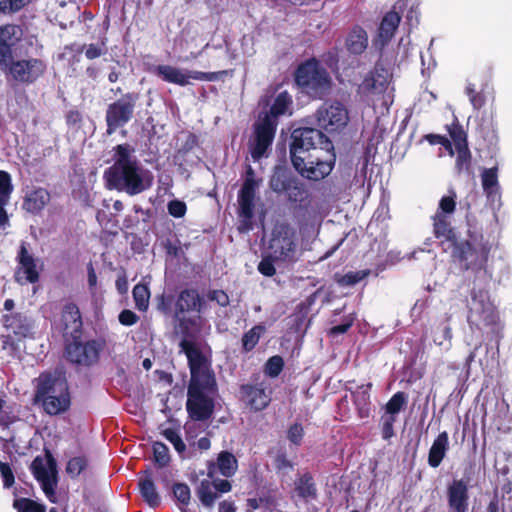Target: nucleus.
I'll return each mask as SVG.
<instances>
[{"instance_id": "18", "label": "nucleus", "mask_w": 512, "mask_h": 512, "mask_svg": "<svg viewBox=\"0 0 512 512\" xmlns=\"http://www.w3.org/2000/svg\"><path fill=\"white\" fill-rule=\"evenodd\" d=\"M23 31L17 25L0 28V66L8 67L12 59L11 48L22 38Z\"/></svg>"}, {"instance_id": "58", "label": "nucleus", "mask_w": 512, "mask_h": 512, "mask_svg": "<svg viewBox=\"0 0 512 512\" xmlns=\"http://www.w3.org/2000/svg\"><path fill=\"white\" fill-rule=\"evenodd\" d=\"M428 138L431 144H441L449 151L451 156L454 155L455 151L452 149V144L447 138L439 135H430Z\"/></svg>"}, {"instance_id": "46", "label": "nucleus", "mask_w": 512, "mask_h": 512, "mask_svg": "<svg viewBox=\"0 0 512 512\" xmlns=\"http://www.w3.org/2000/svg\"><path fill=\"white\" fill-rule=\"evenodd\" d=\"M283 368V359L280 356L271 357L265 368V372L267 375L271 377H276L280 374Z\"/></svg>"}, {"instance_id": "48", "label": "nucleus", "mask_w": 512, "mask_h": 512, "mask_svg": "<svg viewBox=\"0 0 512 512\" xmlns=\"http://www.w3.org/2000/svg\"><path fill=\"white\" fill-rule=\"evenodd\" d=\"M452 149L467 146L466 135L460 128H454L450 131Z\"/></svg>"}, {"instance_id": "33", "label": "nucleus", "mask_w": 512, "mask_h": 512, "mask_svg": "<svg viewBox=\"0 0 512 512\" xmlns=\"http://www.w3.org/2000/svg\"><path fill=\"white\" fill-rule=\"evenodd\" d=\"M347 47L354 54L362 53L367 47L366 32L360 28L354 29L347 39Z\"/></svg>"}, {"instance_id": "22", "label": "nucleus", "mask_w": 512, "mask_h": 512, "mask_svg": "<svg viewBox=\"0 0 512 512\" xmlns=\"http://www.w3.org/2000/svg\"><path fill=\"white\" fill-rule=\"evenodd\" d=\"M238 464L235 456L227 451L219 453L217 463H211L208 467V477L212 479L217 468L221 475L231 477L235 474Z\"/></svg>"}, {"instance_id": "61", "label": "nucleus", "mask_w": 512, "mask_h": 512, "mask_svg": "<svg viewBox=\"0 0 512 512\" xmlns=\"http://www.w3.org/2000/svg\"><path fill=\"white\" fill-rule=\"evenodd\" d=\"M353 321H354V317H349L345 321V323L337 325V326H334L333 328H331L330 333L332 335L345 333L352 326Z\"/></svg>"}, {"instance_id": "51", "label": "nucleus", "mask_w": 512, "mask_h": 512, "mask_svg": "<svg viewBox=\"0 0 512 512\" xmlns=\"http://www.w3.org/2000/svg\"><path fill=\"white\" fill-rule=\"evenodd\" d=\"M273 261H276L271 254L269 257L262 259V261L258 265V270L261 274L265 276H272L275 273V267L273 265Z\"/></svg>"}, {"instance_id": "9", "label": "nucleus", "mask_w": 512, "mask_h": 512, "mask_svg": "<svg viewBox=\"0 0 512 512\" xmlns=\"http://www.w3.org/2000/svg\"><path fill=\"white\" fill-rule=\"evenodd\" d=\"M153 73L163 81L179 86L190 85L192 81H215L218 78V74L215 72L189 70L168 64L154 67Z\"/></svg>"}, {"instance_id": "26", "label": "nucleus", "mask_w": 512, "mask_h": 512, "mask_svg": "<svg viewBox=\"0 0 512 512\" xmlns=\"http://www.w3.org/2000/svg\"><path fill=\"white\" fill-rule=\"evenodd\" d=\"M61 321L64 331L67 333L77 332L82 325L78 307L72 303L65 305L62 311Z\"/></svg>"}, {"instance_id": "35", "label": "nucleus", "mask_w": 512, "mask_h": 512, "mask_svg": "<svg viewBox=\"0 0 512 512\" xmlns=\"http://www.w3.org/2000/svg\"><path fill=\"white\" fill-rule=\"evenodd\" d=\"M433 225L437 237L451 238L450 216L445 215V213H436L433 217Z\"/></svg>"}, {"instance_id": "41", "label": "nucleus", "mask_w": 512, "mask_h": 512, "mask_svg": "<svg viewBox=\"0 0 512 512\" xmlns=\"http://www.w3.org/2000/svg\"><path fill=\"white\" fill-rule=\"evenodd\" d=\"M153 453H154L155 462L159 466L163 467L169 463V461H170L169 450L165 444L160 443V442H155L153 444Z\"/></svg>"}, {"instance_id": "10", "label": "nucleus", "mask_w": 512, "mask_h": 512, "mask_svg": "<svg viewBox=\"0 0 512 512\" xmlns=\"http://www.w3.org/2000/svg\"><path fill=\"white\" fill-rule=\"evenodd\" d=\"M271 257L287 262L295 261L297 254L296 231L284 224L277 225L270 241Z\"/></svg>"}, {"instance_id": "39", "label": "nucleus", "mask_w": 512, "mask_h": 512, "mask_svg": "<svg viewBox=\"0 0 512 512\" xmlns=\"http://www.w3.org/2000/svg\"><path fill=\"white\" fill-rule=\"evenodd\" d=\"M163 436L173 445L177 453L185 458L186 445L181 439L180 435L173 429H165L162 432Z\"/></svg>"}, {"instance_id": "32", "label": "nucleus", "mask_w": 512, "mask_h": 512, "mask_svg": "<svg viewBox=\"0 0 512 512\" xmlns=\"http://www.w3.org/2000/svg\"><path fill=\"white\" fill-rule=\"evenodd\" d=\"M197 495L201 501V503L205 507L211 508L214 505V502L219 497L218 493L215 490V485H213L210 480H202L197 489Z\"/></svg>"}, {"instance_id": "42", "label": "nucleus", "mask_w": 512, "mask_h": 512, "mask_svg": "<svg viewBox=\"0 0 512 512\" xmlns=\"http://www.w3.org/2000/svg\"><path fill=\"white\" fill-rule=\"evenodd\" d=\"M12 190L10 175L5 171H0V202L9 201Z\"/></svg>"}, {"instance_id": "59", "label": "nucleus", "mask_w": 512, "mask_h": 512, "mask_svg": "<svg viewBox=\"0 0 512 512\" xmlns=\"http://www.w3.org/2000/svg\"><path fill=\"white\" fill-rule=\"evenodd\" d=\"M209 299L217 302L220 306H226L229 303L228 295L221 290H215L209 293Z\"/></svg>"}, {"instance_id": "43", "label": "nucleus", "mask_w": 512, "mask_h": 512, "mask_svg": "<svg viewBox=\"0 0 512 512\" xmlns=\"http://www.w3.org/2000/svg\"><path fill=\"white\" fill-rule=\"evenodd\" d=\"M14 507L18 512H45L44 506L25 498L16 500Z\"/></svg>"}, {"instance_id": "17", "label": "nucleus", "mask_w": 512, "mask_h": 512, "mask_svg": "<svg viewBox=\"0 0 512 512\" xmlns=\"http://www.w3.org/2000/svg\"><path fill=\"white\" fill-rule=\"evenodd\" d=\"M257 187L258 183L254 179L253 170L249 168L238 198L240 205V216L244 218L245 226H247V222L250 221L253 216L254 196Z\"/></svg>"}, {"instance_id": "34", "label": "nucleus", "mask_w": 512, "mask_h": 512, "mask_svg": "<svg viewBox=\"0 0 512 512\" xmlns=\"http://www.w3.org/2000/svg\"><path fill=\"white\" fill-rule=\"evenodd\" d=\"M5 326L12 329L13 333L18 337H28L32 332L30 322L21 316L7 318Z\"/></svg>"}, {"instance_id": "52", "label": "nucleus", "mask_w": 512, "mask_h": 512, "mask_svg": "<svg viewBox=\"0 0 512 512\" xmlns=\"http://www.w3.org/2000/svg\"><path fill=\"white\" fill-rule=\"evenodd\" d=\"M0 473L3 478L4 487L9 488L14 484V475L10 466L0 462Z\"/></svg>"}, {"instance_id": "5", "label": "nucleus", "mask_w": 512, "mask_h": 512, "mask_svg": "<svg viewBox=\"0 0 512 512\" xmlns=\"http://www.w3.org/2000/svg\"><path fill=\"white\" fill-rule=\"evenodd\" d=\"M390 72L376 66L375 71L367 76L358 87V94L366 102L374 105L377 101L388 110L393 102V88L390 87Z\"/></svg>"}, {"instance_id": "8", "label": "nucleus", "mask_w": 512, "mask_h": 512, "mask_svg": "<svg viewBox=\"0 0 512 512\" xmlns=\"http://www.w3.org/2000/svg\"><path fill=\"white\" fill-rule=\"evenodd\" d=\"M468 321L477 328L498 325L499 315L487 291L478 290L472 292L469 302Z\"/></svg>"}, {"instance_id": "56", "label": "nucleus", "mask_w": 512, "mask_h": 512, "mask_svg": "<svg viewBox=\"0 0 512 512\" xmlns=\"http://www.w3.org/2000/svg\"><path fill=\"white\" fill-rule=\"evenodd\" d=\"M105 44H90L85 50V55L88 59H95L100 57L104 53Z\"/></svg>"}, {"instance_id": "13", "label": "nucleus", "mask_w": 512, "mask_h": 512, "mask_svg": "<svg viewBox=\"0 0 512 512\" xmlns=\"http://www.w3.org/2000/svg\"><path fill=\"white\" fill-rule=\"evenodd\" d=\"M48 396L70 397L65 377L61 373L42 374L38 378L35 399H45Z\"/></svg>"}, {"instance_id": "38", "label": "nucleus", "mask_w": 512, "mask_h": 512, "mask_svg": "<svg viewBox=\"0 0 512 512\" xmlns=\"http://www.w3.org/2000/svg\"><path fill=\"white\" fill-rule=\"evenodd\" d=\"M296 492L302 498H309L315 495V487L310 476L304 475L296 482Z\"/></svg>"}, {"instance_id": "64", "label": "nucleus", "mask_w": 512, "mask_h": 512, "mask_svg": "<svg viewBox=\"0 0 512 512\" xmlns=\"http://www.w3.org/2000/svg\"><path fill=\"white\" fill-rule=\"evenodd\" d=\"M116 287L121 294H124L128 291V282L125 276L118 277L116 280Z\"/></svg>"}, {"instance_id": "37", "label": "nucleus", "mask_w": 512, "mask_h": 512, "mask_svg": "<svg viewBox=\"0 0 512 512\" xmlns=\"http://www.w3.org/2000/svg\"><path fill=\"white\" fill-rule=\"evenodd\" d=\"M133 298L139 310L145 311L149 305L150 292L146 285L137 284L133 288Z\"/></svg>"}, {"instance_id": "20", "label": "nucleus", "mask_w": 512, "mask_h": 512, "mask_svg": "<svg viewBox=\"0 0 512 512\" xmlns=\"http://www.w3.org/2000/svg\"><path fill=\"white\" fill-rule=\"evenodd\" d=\"M241 393L246 405L256 411L263 410L271 401L270 391L262 386L244 385L241 387Z\"/></svg>"}, {"instance_id": "2", "label": "nucleus", "mask_w": 512, "mask_h": 512, "mask_svg": "<svg viewBox=\"0 0 512 512\" xmlns=\"http://www.w3.org/2000/svg\"><path fill=\"white\" fill-rule=\"evenodd\" d=\"M181 348L187 356L191 373L187 411L193 420H205L213 412L216 380L208 358L195 343L184 340L181 342Z\"/></svg>"}, {"instance_id": "62", "label": "nucleus", "mask_w": 512, "mask_h": 512, "mask_svg": "<svg viewBox=\"0 0 512 512\" xmlns=\"http://www.w3.org/2000/svg\"><path fill=\"white\" fill-rule=\"evenodd\" d=\"M213 485H215L216 492L226 493L231 490V484L227 480H215L212 481Z\"/></svg>"}, {"instance_id": "29", "label": "nucleus", "mask_w": 512, "mask_h": 512, "mask_svg": "<svg viewBox=\"0 0 512 512\" xmlns=\"http://www.w3.org/2000/svg\"><path fill=\"white\" fill-rule=\"evenodd\" d=\"M370 388L371 384L362 385L353 392L354 404L361 418L370 415Z\"/></svg>"}, {"instance_id": "3", "label": "nucleus", "mask_w": 512, "mask_h": 512, "mask_svg": "<svg viewBox=\"0 0 512 512\" xmlns=\"http://www.w3.org/2000/svg\"><path fill=\"white\" fill-rule=\"evenodd\" d=\"M134 150L128 145L116 147L115 163L105 172L110 188L123 190L136 195L152 185L153 176L144 169L133 155Z\"/></svg>"}, {"instance_id": "44", "label": "nucleus", "mask_w": 512, "mask_h": 512, "mask_svg": "<svg viewBox=\"0 0 512 512\" xmlns=\"http://www.w3.org/2000/svg\"><path fill=\"white\" fill-rule=\"evenodd\" d=\"M456 207V194L451 192L450 195L443 196L439 202V209L436 213H445L451 216Z\"/></svg>"}, {"instance_id": "47", "label": "nucleus", "mask_w": 512, "mask_h": 512, "mask_svg": "<svg viewBox=\"0 0 512 512\" xmlns=\"http://www.w3.org/2000/svg\"><path fill=\"white\" fill-rule=\"evenodd\" d=\"M85 466H86V461L84 458L75 457V458H72L68 462L66 471L71 477H76L82 472V470L85 468Z\"/></svg>"}, {"instance_id": "54", "label": "nucleus", "mask_w": 512, "mask_h": 512, "mask_svg": "<svg viewBox=\"0 0 512 512\" xmlns=\"http://www.w3.org/2000/svg\"><path fill=\"white\" fill-rule=\"evenodd\" d=\"M119 322L125 326H132L137 323L139 317L131 310L125 309L119 314Z\"/></svg>"}, {"instance_id": "4", "label": "nucleus", "mask_w": 512, "mask_h": 512, "mask_svg": "<svg viewBox=\"0 0 512 512\" xmlns=\"http://www.w3.org/2000/svg\"><path fill=\"white\" fill-rule=\"evenodd\" d=\"M292 112V97L287 92L279 93L272 104L270 113L260 117L255 124V136L250 143V152L254 160L265 156L272 144L277 126L276 118L279 116H290Z\"/></svg>"}, {"instance_id": "30", "label": "nucleus", "mask_w": 512, "mask_h": 512, "mask_svg": "<svg viewBox=\"0 0 512 512\" xmlns=\"http://www.w3.org/2000/svg\"><path fill=\"white\" fill-rule=\"evenodd\" d=\"M139 490L141 496L150 507H156L160 504V495L149 476L139 481Z\"/></svg>"}, {"instance_id": "36", "label": "nucleus", "mask_w": 512, "mask_h": 512, "mask_svg": "<svg viewBox=\"0 0 512 512\" xmlns=\"http://www.w3.org/2000/svg\"><path fill=\"white\" fill-rule=\"evenodd\" d=\"M407 402V397L403 392H397L392 396L385 406V414L383 416H394L401 411Z\"/></svg>"}, {"instance_id": "7", "label": "nucleus", "mask_w": 512, "mask_h": 512, "mask_svg": "<svg viewBox=\"0 0 512 512\" xmlns=\"http://www.w3.org/2000/svg\"><path fill=\"white\" fill-rule=\"evenodd\" d=\"M297 84L309 95L322 97L331 86V79L325 69L315 59L299 66L296 73Z\"/></svg>"}, {"instance_id": "28", "label": "nucleus", "mask_w": 512, "mask_h": 512, "mask_svg": "<svg viewBox=\"0 0 512 512\" xmlns=\"http://www.w3.org/2000/svg\"><path fill=\"white\" fill-rule=\"evenodd\" d=\"M399 23L400 16L396 12H389L384 16L378 33V41L382 46L393 37Z\"/></svg>"}, {"instance_id": "23", "label": "nucleus", "mask_w": 512, "mask_h": 512, "mask_svg": "<svg viewBox=\"0 0 512 512\" xmlns=\"http://www.w3.org/2000/svg\"><path fill=\"white\" fill-rule=\"evenodd\" d=\"M177 315L181 321H185L184 318L180 316L181 313L196 311L198 313L203 312V303L200 299L199 295L194 290H185L180 293L177 303Z\"/></svg>"}, {"instance_id": "19", "label": "nucleus", "mask_w": 512, "mask_h": 512, "mask_svg": "<svg viewBox=\"0 0 512 512\" xmlns=\"http://www.w3.org/2000/svg\"><path fill=\"white\" fill-rule=\"evenodd\" d=\"M19 268L16 273L18 282L24 279L26 282L35 283L39 279L38 260L30 255L24 245L21 246L19 255Z\"/></svg>"}, {"instance_id": "21", "label": "nucleus", "mask_w": 512, "mask_h": 512, "mask_svg": "<svg viewBox=\"0 0 512 512\" xmlns=\"http://www.w3.org/2000/svg\"><path fill=\"white\" fill-rule=\"evenodd\" d=\"M50 202V194L45 188L28 189L23 198L22 208L31 214L42 211Z\"/></svg>"}, {"instance_id": "24", "label": "nucleus", "mask_w": 512, "mask_h": 512, "mask_svg": "<svg viewBox=\"0 0 512 512\" xmlns=\"http://www.w3.org/2000/svg\"><path fill=\"white\" fill-rule=\"evenodd\" d=\"M449 448V437L447 432L440 433L434 440L428 454V464L436 468L444 459Z\"/></svg>"}, {"instance_id": "57", "label": "nucleus", "mask_w": 512, "mask_h": 512, "mask_svg": "<svg viewBox=\"0 0 512 512\" xmlns=\"http://www.w3.org/2000/svg\"><path fill=\"white\" fill-rule=\"evenodd\" d=\"M383 437L388 439L393 436V424L396 421L394 416H382Z\"/></svg>"}, {"instance_id": "49", "label": "nucleus", "mask_w": 512, "mask_h": 512, "mask_svg": "<svg viewBox=\"0 0 512 512\" xmlns=\"http://www.w3.org/2000/svg\"><path fill=\"white\" fill-rule=\"evenodd\" d=\"M186 210V204L180 200H172L168 203V212L173 217H183L186 213Z\"/></svg>"}, {"instance_id": "63", "label": "nucleus", "mask_w": 512, "mask_h": 512, "mask_svg": "<svg viewBox=\"0 0 512 512\" xmlns=\"http://www.w3.org/2000/svg\"><path fill=\"white\" fill-rule=\"evenodd\" d=\"M206 327H207L206 321L204 319H202L200 316H197V318L192 321L191 333H199L202 330H205Z\"/></svg>"}, {"instance_id": "25", "label": "nucleus", "mask_w": 512, "mask_h": 512, "mask_svg": "<svg viewBox=\"0 0 512 512\" xmlns=\"http://www.w3.org/2000/svg\"><path fill=\"white\" fill-rule=\"evenodd\" d=\"M67 353L70 360L78 364H89L96 357L94 346L88 343L69 345Z\"/></svg>"}, {"instance_id": "6", "label": "nucleus", "mask_w": 512, "mask_h": 512, "mask_svg": "<svg viewBox=\"0 0 512 512\" xmlns=\"http://www.w3.org/2000/svg\"><path fill=\"white\" fill-rule=\"evenodd\" d=\"M492 243L469 225L468 238L455 244L454 254L465 262L466 267L482 266L488 259Z\"/></svg>"}, {"instance_id": "53", "label": "nucleus", "mask_w": 512, "mask_h": 512, "mask_svg": "<svg viewBox=\"0 0 512 512\" xmlns=\"http://www.w3.org/2000/svg\"><path fill=\"white\" fill-rule=\"evenodd\" d=\"M304 431L301 425L294 424L292 425L288 430V439L298 445L300 444L302 437H303Z\"/></svg>"}, {"instance_id": "1", "label": "nucleus", "mask_w": 512, "mask_h": 512, "mask_svg": "<svg viewBox=\"0 0 512 512\" xmlns=\"http://www.w3.org/2000/svg\"><path fill=\"white\" fill-rule=\"evenodd\" d=\"M333 147L328 138L314 128H298L292 133L290 155L293 166L305 178L321 180L334 165Z\"/></svg>"}, {"instance_id": "27", "label": "nucleus", "mask_w": 512, "mask_h": 512, "mask_svg": "<svg viewBox=\"0 0 512 512\" xmlns=\"http://www.w3.org/2000/svg\"><path fill=\"white\" fill-rule=\"evenodd\" d=\"M481 180L486 196L491 200L499 199L500 186L498 182L497 168L484 169L481 174Z\"/></svg>"}, {"instance_id": "40", "label": "nucleus", "mask_w": 512, "mask_h": 512, "mask_svg": "<svg viewBox=\"0 0 512 512\" xmlns=\"http://www.w3.org/2000/svg\"><path fill=\"white\" fill-rule=\"evenodd\" d=\"M264 332L263 326H255L251 330H249L243 336L242 342L245 350H252L255 345L258 343L261 334Z\"/></svg>"}, {"instance_id": "31", "label": "nucleus", "mask_w": 512, "mask_h": 512, "mask_svg": "<svg viewBox=\"0 0 512 512\" xmlns=\"http://www.w3.org/2000/svg\"><path fill=\"white\" fill-rule=\"evenodd\" d=\"M44 410L50 415H57L68 409L70 406V397L65 396H48L45 399H40Z\"/></svg>"}, {"instance_id": "11", "label": "nucleus", "mask_w": 512, "mask_h": 512, "mask_svg": "<svg viewBox=\"0 0 512 512\" xmlns=\"http://www.w3.org/2000/svg\"><path fill=\"white\" fill-rule=\"evenodd\" d=\"M35 478L40 482L47 498L55 503V487L57 484V470L55 460L50 454L45 457H36L31 465Z\"/></svg>"}, {"instance_id": "55", "label": "nucleus", "mask_w": 512, "mask_h": 512, "mask_svg": "<svg viewBox=\"0 0 512 512\" xmlns=\"http://www.w3.org/2000/svg\"><path fill=\"white\" fill-rule=\"evenodd\" d=\"M451 330L449 327H444L442 330V334L440 337H435L434 341L437 345L444 347V349H449L451 346Z\"/></svg>"}, {"instance_id": "45", "label": "nucleus", "mask_w": 512, "mask_h": 512, "mask_svg": "<svg viewBox=\"0 0 512 512\" xmlns=\"http://www.w3.org/2000/svg\"><path fill=\"white\" fill-rule=\"evenodd\" d=\"M173 494L182 505H188L191 498L190 488L183 483H177L173 487Z\"/></svg>"}, {"instance_id": "50", "label": "nucleus", "mask_w": 512, "mask_h": 512, "mask_svg": "<svg viewBox=\"0 0 512 512\" xmlns=\"http://www.w3.org/2000/svg\"><path fill=\"white\" fill-rule=\"evenodd\" d=\"M367 273L364 271L351 272L341 277L339 283L341 285L350 286L358 283L366 277Z\"/></svg>"}, {"instance_id": "16", "label": "nucleus", "mask_w": 512, "mask_h": 512, "mask_svg": "<svg viewBox=\"0 0 512 512\" xmlns=\"http://www.w3.org/2000/svg\"><path fill=\"white\" fill-rule=\"evenodd\" d=\"M468 480L454 479L447 487V501L451 512H467L469 505Z\"/></svg>"}, {"instance_id": "12", "label": "nucleus", "mask_w": 512, "mask_h": 512, "mask_svg": "<svg viewBox=\"0 0 512 512\" xmlns=\"http://www.w3.org/2000/svg\"><path fill=\"white\" fill-rule=\"evenodd\" d=\"M317 121L320 128L327 132H335L347 125L348 111L339 102L325 104L317 112Z\"/></svg>"}, {"instance_id": "15", "label": "nucleus", "mask_w": 512, "mask_h": 512, "mask_svg": "<svg viewBox=\"0 0 512 512\" xmlns=\"http://www.w3.org/2000/svg\"><path fill=\"white\" fill-rule=\"evenodd\" d=\"M134 109V100L123 98L111 104L107 110V132L112 134L117 128L125 125L131 118Z\"/></svg>"}, {"instance_id": "60", "label": "nucleus", "mask_w": 512, "mask_h": 512, "mask_svg": "<svg viewBox=\"0 0 512 512\" xmlns=\"http://www.w3.org/2000/svg\"><path fill=\"white\" fill-rule=\"evenodd\" d=\"M457 152V166L461 168L463 164H467L470 158V152L467 146L456 148Z\"/></svg>"}, {"instance_id": "14", "label": "nucleus", "mask_w": 512, "mask_h": 512, "mask_svg": "<svg viewBox=\"0 0 512 512\" xmlns=\"http://www.w3.org/2000/svg\"><path fill=\"white\" fill-rule=\"evenodd\" d=\"M1 69L8 71L17 81L32 82L37 79L45 70V65L38 59L20 60L10 63L8 67L1 66Z\"/></svg>"}]
</instances>
